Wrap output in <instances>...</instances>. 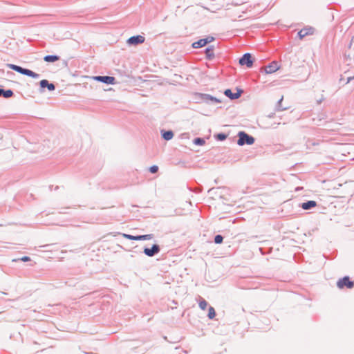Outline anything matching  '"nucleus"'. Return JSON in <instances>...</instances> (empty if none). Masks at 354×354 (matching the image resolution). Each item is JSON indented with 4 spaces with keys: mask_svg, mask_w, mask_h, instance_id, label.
Wrapping results in <instances>:
<instances>
[{
    "mask_svg": "<svg viewBox=\"0 0 354 354\" xmlns=\"http://www.w3.org/2000/svg\"><path fill=\"white\" fill-rule=\"evenodd\" d=\"M6 66L21 75H26L34 79H37L39 77L40 75L26 68H23L20 66L15 65L13 64H7Z\"/></svg>",
    "mask_w": 354,
    "mask_h": 354,
    "instance_id": "f257e3e1",
    "label": "nucleus"
},
{
    "mask_svg": "<svg viewBox=\"0 0 354 354\" xmlns=\"http://www.w3.org/2000/svg\"><path fill=\"white\" fill-rule=\"evenodd\" d=\"M237 145L239 146H243L245 145H252L255 142V138L252 136L249 135L243 131H239L237 134Z\"/></svg>",
    "mask_w": 354,
    "mask_h": 354,
    "instance_id": "f03ea898",
    "label": "nucleus"
},
{
    "mask_svg": "<svg viewBox=\"0 0 354 354\" xmlns=\"http://www.w3.org/2000/svg\"><path fill=\"white\" fill-rule=\"evenodd\" d=\"M255 59L250 53H244L239 59L240 66H245L247 68H252Z\"/></svg>",
    "mask_w": 354,
    "mask_h": 354,
    "instance_id": "7ed1b4c3",
    "label": "nucleus"
},
{
    "mask_svg": "<svg viewBox=\"0 0 354 354\" xmlns=\"http://www.w3.org/2000/svg\"><path fill=\"white\" fill-rule=\"evenodd\" d=\"M337 286L339 289H343L344 288L351 289L354 287V281L351 280L348 276H344L337 281Z\"/></svg>",
    "mask_w": 354,
    "mask_h": 354,
    "instance_id": "20e7f679",
    "label": "nucleus"
},
{
    "mask_svg": "<svg viewBox=\"0 0 354 354\" xmlns=\"http://www.w3.org/2000/svg\"><path fill=\"white\" fill-rule=\"evenodd\" d=\"M215 38L213 36H207L205 38L200 39L198 41L193 42L192 47L193 48H199L205 46L207 44L214 41Z\"/></svg>",
    "mask_w": 354,
    "mask_h": 354,
    "instance_id": "39448f33",
    "label": "nucleus"
},
{
    "mask_svg": "<svg viewBox=\"0 0 354 354\" xmlns=\"http://www.w3.org/2000/svg\"><path fill=\"white\" fill-rule=\"evenodd\" d=\"M93 78L94 80H95L97 82H102V83H104V84H106L108 85H109V84L114 85L116 84L115 78L113 76L97 75V76H94Z\"/></svg>",
    "mask_w": 354,
    "mask_h": 354,
    "instance_id": "423d86ee",
    "label": "nucleus"
},
{
    "mask_svg": "<svg viewBox=\"0 0 354 354\" xmlns=\"http://www.w3.org/2000/svg\"><path fill=\"white\" fill-rule=\"evenodd\" d=\"M236 92L233 93L230 88H227L224 91V95L230 98L231 100L239 99L243 93V90L238 87L236 88Z\"/></svg>",
    "mask_w": 354,
    "mask_h": 354,
    "instance_id": "0eeeda50",
    "label": "nucleus"
},
{
    "mask_svg": "<svg viewBox=\"0 0 354 354\" xmlns=\"http://www.w3.org/2000/svg\"><path fill=\"white\" fill-rule=\"evenodd\" d=\"M160 251V247L158 244H153L151 248L145 247L143 248V253L149 257H153L156 254H158Z\"/></svg>",
    "mask_w": 354,
    "mask_h": 354,
    "instance_id": "6e6552de",
    "label": "nucleus"
},
{
    "mask_svg": "<svg viewBox=\"0 0 354 354\" xmlns=\"http://www.w3.org/2000/svg\"><path fill=\"white\" fill-rule=\"evenodd\" d=\"M123 237L129 239V240H133V241H145V240H150L153 239V234H143V235H131L128 234H122Z\"/></svg>",
    "mask_w": 354,
    "mask_h": 354,
    "instance_id": "1a4fd4ad",
    "label": "nucleus"
},
{
    "mask_svg": "<svg viewBox=\"0 0 354 354\" xmlns=\"http://www.w3.org/2000/svg\"><path fill=\"white\" fill-rule=\"evenodd\" d=\"M316 29L312 26H306L301 29L298 33L297 36L300 39H304L305 37L308 35H313L315 32Z\"/></svg>",
    "mask_w": 354,
    "mask_h": 354,
    "instance_id": "9d476101",
    "label": "nucleus"
},
{
    "mask_svg": "<svg viewBox=\"0 0 354 354\" xmlns=\"http://www.w3.org/2000/svg\"><path fill=\"white\" fill-rule=\"evenodd\" d=\"M47 88L49 91L55 90V85L53 83L49 82L47 80H42L39 82V92L43 93Z\"/></svg>",
    "mask_w": 354,
    "mask_h": 354,
    "instance_id": "9b49d317",
    "label": "nucleus"
},
{
    "mask_svg": "<svg viewBox=\"0 0 354 354\" xmlns=\"http://www.w3.org/2000/svg\"><path fill=\"white\" fill-rule=\"evenodd\" d=\"M145 41V37L142 35H133L130 37L127 40V43L129 46H137L144 43Z\"/></svg>",
    "mask_w": 354,
    "mask_h": 354,
    "instance_id": "f8f14e48",
    "label": "nucleus"
},
{
    "mask_svg": "<svg viewBox=\"0 0 354 354\" xmlns=\"http://www.w3.org/2000/svg\"><path fill=\"white\" fill-rule=\"evenodd\" d=\"M279 68L278 63L274 61L265 67L264 71L266 74H271L276 72Z\"/></svg>",
    "mask_w": 354,
    "mask_h": 354,
    "instance_id": "ddd939ff",
    "label": "nucleus"
},
{
    "mask_svg": "<svg viewBox=\"0 0 354 354\" xmlns=\"http://www.w3.org/2000/svg\"><path fill=\"white\" fill-rule=\"evenodd\" d=\"M214 46L213 45L207 46L204 52L205 54V59L209 61H212L214 59L215 55L214 53Z\"/></svg>",
    "mask_w": 354,
    "mask_h": 354,
    "instance_id": "4468645a",
    "label": "nucleus"
},
{
    "mask_svg": "<svg viewBox=\"0 0 354 354\" xmlns=\"http://www.w3.org/2000/svg\"><path fill=\"white\" fill-rule=\"evenodd\" d=\"M160 135L162 139L169 141L173 138L174 133L172 130L162 129L160 131Z\"/></svg>",
    "mask_w": 354,
    "mask_h": 354,
    "instance_id": "2eb2a0df",
    "label": "nucleus"
},
{
    "mask_svg": "<svg viewBox=\"0 0 354 354\" xmlns=\"http://www.w3.org/2000/svg\"><path fill=\"white\" fill-rule=\"evenodd\" d=\"M317 206V202L315 201H307L306 202H304L299 205V207H301L304 210H309L312 208Z\"/></svg>",
    "mask_w": 354,
    "mask_h": 354,
    "instance_id": "dca6fc26",
    "label": "nucleus"
},
{
    "mask_svg": "<svg viewBox=\"0 0 354 354\" xmlns=\"http://www.w3.org/2000/svg\"><path fill=\"white\" fill-rule=\"evenodd\" d=\"M206 93L196 92L193 94V99L196 101V103H201L202 102H206Z\"/></svg>",
    "mask_w": 354,
    "mask_h": 354,
    "instance_id": "f3484780",
    "label": "nucleus"
},
{
    "mask_svg": "<svg viewBox=\"0 0 354 354\" xmlns=\"http://www.w3.org/2000/svg\"><path fill=\"white\" fill-rule=\"evenodd\" d=\"M14 96V92L12 89H4L0 88V97H3L6 99L10 98Z\"/></svg>",
    "mask_w": 354,
    "mask_h": 354,
    "instance_id": "a211bd4d",
    "label": "nucleus"
},
{
    "mask_svg": "<svg viewBox=\"0 0 354 354\" xmlns=\"http://www.w3.org/2000/svg\"><path fill=\"white\" fill-rule=\"evenodd\" d=\"M60 59V57L57 55H48L44 57L46 62L53 63Z\"/></svg>",
    "mask_w": 354,
    "mask_h": 354,
    "instance_id": "6ab92c4d",
    "label": "nucleus"
},
{
    "mask_svg": "<svg viewBox=\"0 0 354 354\" xmlns=\"http://www.w3.org/2000/svg\"><path fill=\"white\" fill-rule=\"evenodd\" d=\"M283 100V96H281V97L277 101V102L276 104V106H275V110L277 111H284V110L288 109V107L282 106Z\"/></svg>",
    "mask_w": 354,
    "mask_h": 354,
    "instance_id": "aec40b11",
    "label": "nucleus"
},
{
    "mask_svg": "<svg viewBox=\"0 0 354 354\" xmlns=\"http://www.w3.org/2000/svg\"><path fill=\"white\" fill-rule=\"evenodd\" d=\"M209 101H211L214 103H221V100L220 99H218L214 96H212L209 94H207L206 103H208Z\"/></svg>",
    "mask_w": 354,
    "mask_h": 354,
    "instance_id": "412c9836",
    "label": "nucleus"
},
{
    "mask_svg": "<svg viewBox=\"0 0 354 354\" xmlns=\"http://www.w3.org/2000/svg\"><path fill=\"white\" fill-rule=\"evenodd\" d=\"M227 138V134L225 133H218L214 135V138L217 141H223Z\"/></svg>",
    "mask_w": 354,
    "mask_h": 354,
    "instance_id": "4be33fe9",
    "label": "nucleus"
},
{
    "mask_svg": "<svg viewBox=\"0 0 354 354\" xmlns=\"http://www.w3.org/2000/svg\"><path fill=\"white\" fill-rule=\"evenodd\" d=\"M193 143L198 146H203L205 145V141L204 138L198 137L194 139Z\"/></svg>",
    "mask_w": 354,
    "mask_h": 354,
    "instance_id": "5701e85b",
    "label": "nucleus"
},
{
    "mask_svg": "<svg viewBox=\"0 0 354 354\" xmlns=\"http://www.w3.org/2000/svg\"><path fill=\"white\" fill-rule=\"evenodd\" d=\"M216 315V311L212 306H209L208 309L207 317L209 319H213Z\"/></svg>",
    "mask_w": 354,
    "mask_h": 354,
    "instance_id": "b1692460",
    "label": "nucleus"
},
{
    "mask_svg": "<svg viewBox=\"0 0 354 354\" xmlns=\"http://www.w3.org/2000/svg\"><path fill=\"white\" fill-rule=\"evenodd\" d=\"M223 236L221 234H216L215 236H214V242L216 243V244H221L223 241Z\"/></svg>",
    "mask_w": 354,
    "mask_h": 354,
    "instance_id": "393cba45",
    "label": "nucleus"
},
{
    "mask_svg": "<svg viewBox=\"0 0 354 354\" xmlns=\"http://www.w3.org/2000/svg\"><path fill=\"white\" fill-rule=\"evenodd\" d=\"M198 306L200 307L201 309L202 310H205V308H207V302L202 299L200 301H199V304H198Z\"/></svg>",
    "mask_w": 354,
    "mask_h": 354,
    "instance_id": "a878e982",
    "label": "nucleus"
},
{
    "mask_svg": "<svg viewBox=\"0 0 354 354\" xmlns=\"http://www.w3.org/2000/svg\"><path fill=\"white\" fill-rule=\"evenodd\" d=\"M158 169H159L157 165H152V166H151V167L149 168V172H150V173H151V174H156V173H157V172L158 171Z\"/></svg>",
    "mask_w": 354,
    "mask_h": 354,
    "instance_id": "bb28decb",
    "label": "nucleus"
},
{
    "mask_svg": "<svg viewBox=\"0 0 354 354\" xmlns=\"http://www.w3.org/2000/svg\"><path fill=\"white\" fill-rule=\"evenodd\" d=\"M14 261H21L23 262H28L30 261V258L28 256H24L21 258H19L17 260L15 259Z\"/></svg>",
    "mask_w": 354,
    "mask_h": 354,
    "instance_id": "cd10ccee",
    "label": "nucleus"
},
{
    "mask_svg": "<svg viewBox=\"0 0 354 354\" xmlns=\"http://www.w3.org/2000/svg\"><path fill=\"white\" fill-rule=\"evenodd\" d=\"M353 80H354V75L353 76H351V77H348L347 78V81H346V84L347 83H349L351 81H352Z\"/></svg>",
    "mask_w": 354,
    "mask_h": 354,
    "instance_id": "c85d7f7f",
    "label": "nucleus"
},
{
    "mask_svg": "<svg viewBox=\"0 0 354 354\" xmlns=\"http://www.w3.org/2000/svg\"><path fill=\"white\" fill-rule=\"evenodd\" d=\"M324 100V97H322L320 100H317V103L318 104H320L322 103V102Z\"/></svg>",
    "mask_w": 354,
    "mask_h": 354,
    "instance_id": "c756f323",
    "label": "nucleus"
},
{
    "mask_svg": "<svg viewBox=\"0 0 354 354\" xmlns=\"http://www.w3.org/2000/svg\"><path fill=\"white\" fill-rule=\"evenodd\" d=\"M8 74L10 75H15V73L12 72H8Z\"/></svg>",
    "mask_w": 354,
    "mask_h": 354,
    "instance_id": "7c9ffc66",
    "label": "nucleus"
},
{
    "mask_svg": "<svg viewBox=\"0 0 354 354\" xmlns=\"http://www.w3.org/2000/svg\"><path fill=\"white\" fill-rule=\"evenodd\" d=\"M214 189V188H211L208 190V192L209 193H211L213 190Z\"/></svg>",
    "mask_w": 354,
    "mask_h": 354,
    "instance_id": "2f4dec72",
    "label": "nucleus"
},
{
    "mask_svg": "<svg viewBox=\"0 0 354 354\" xmlns=\"http://www.w3.org/2000/svg\"><path fill=\"white\" fill-rule=\"evenodd\" d=\"M259 250H260V252H261V254H264V253H263V248H259Z\"/></svg>",
    "mask_w": 354,
    "mask_h": 354,
    "instance_id": "473e14b6",
    "label": "nucleus"
}]
</instances>
